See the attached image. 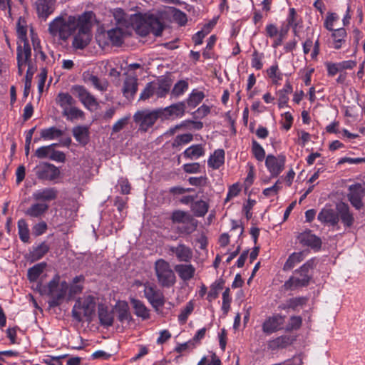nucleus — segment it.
Masks as SVG:
<instances>
[{"label":"nucleus","instance_id":"obj_1","mask_svg":"<svg viewBox=\"0 0 365 365\" xmlns=\"http://www.w3.org/2000/svg\"><path fill=\"white\" fill-rule=\"evenodd\" d=\"M80 16H60L55 18L48 25V32L62 41H66L77 30Z\"/></svg>","mask_w":365,"mask_h":365},{"label":"nucleus","instance_id":"obj_2","mask_svg":"<svg viewBox=\"0 0 365 365\" xmlns=\"http://www.w3.org/2000/svg\"><path fill=\"white\" fill-rule=\"evenodd\" d=\"M38 288L41 294L49 297V306L55 307L64 301L68 290V284L66 281H61L59 275H55L47 285L40 284H38Z\"/></svg>","mask_w":365,"mask_h":365},{"label":"nucleus","instance_id":"obj_3","mask_svg":"<svg viewBox=\"0 0 365 365\" xmlns=\"http://www.w3.org/2000/svg\"><path fill=\"white\" fill-rule=\"evenodd\" d=\"M131 21L130 26L141 36H146L150 33L159 36L164 29L163 24L154 15L134 14Z\"/></svg>","mask_w":365,"mask_h":365},{"label":"nucleus","instance_id":"obj_4","mask_svg":"<svg viewBox=\"0 0 365 365\" xmlns=\"http://www.w3.org/2000/svg\"><path fill=\"white\" fill-rule=\"evenodd\" d=\"M93 13L84 12L80 16L79 26H78V33L74 36L72 46L76 49H83L90 43L91 40V29L92 26L91 19Z\"/></svg>","mask_w":365,"mask_h":365},{"label":"nucleus","instance_id":"obj_5","mask_svg":"<svg viewBox=\"0 0 365 365\" xmlns=\"http://www.w3.org/2000/svg\"><path fill=\"white\" fill-rule=\"evenodd\" d=\"M96 305L95 298L91 295L83 299H78L71 311L73 318L78 322H81L83 317L91 322L96 310Z\"/></svg>","mask_w":365,"mask_h":365},{"label":"nucleus","instance_id":"obj_6","mask_svg":"<svg viewBox=\"0 0 365 365\" xmlns=\"http://www.w3.org/2000/svg\"><path fill=\"white\" fill-rule=\"evenodd\" d=\"M161 117V109L138 110L133 115L134 122L138 125V130L147 132L157 120Z\"/></svg>","mask_w":365,"mask_h":365},{"label":"nucleus","instance_id":"obj_7","mask_svg":"<svg viewBox=\"0 0 365 365\" xmlns=\"http://www.w3.org/2000/svg\"><path fill=\"white\" fill-rule=\"evenodd\" d=\"M34 170L36 178L43 181H53L58 178L61 174L56 166L45 162L40 163Z\"/></svg>","mask_w":365,"mask_h":365},{"label":"nucleus","instance_id":"obj_8","mask_svg":"<svg viewBox=\"0 0 365 365\" xmlns=\"http://www.w3.org/2000/svg\"><path fill=\"white\" fill-rule=\"evenodd\" d=\"M72 91L77 96L81 103L87 109L93 110L98 106V102L96 97L84 86L78 85L74 86L72 88Z\"/></svg>","mask_w":365,"mask_h":365},{"label":"nucleus","instance_id":"obj_9","mask_svg":"<svg viewBox=\"0 0 365 365\" xmlns=\"http://www.w3.org/2000/svg\"><path fill=\"white\" fill-rule=\"evenodd\" d=\"M144 295L152 307L158 310L165 304V297L163 292L155 286L145 285Z\"/></svg>","mask_w":365,"mask_h":365},{"label":"nucleus","instance_id":"obj_10","mask_svg":"<svg viewBox=\"0 0 365 365\" xmlns=\"http://www.w3.org/2000/svg\"><path fill=\"white\" fill-rule=\"evenodd\" d=\"M284 164L285 156L283 155H279L278 156L268 155L265 159V165L272 178L277 177L282 172Z\"/></svg>","mask_w":365,"mask_h":365},{"label":"nucleus","instance_id":"obj_11","mask_svg":"<svg viewBox=\"0 0 365 365\" xmlns=\"http://www.w3.org/2000/svg\"><path fill=\"white\" fill-rule=\"evenodd\" d=\"M285 317L280 314H274L267 317L262 324V331L266 334H273L282 329Z\"/></svg>","mask_w":365,"mask_h":365},{"label":"nucleus","instance_id":"obj_12","mask_svg":"<svg viewBox=\"0 0 365 365\" xmlns=\"http://www.w3.org/2000/svg\"><path fill=\"white\" fill-rule=\"evenodd\" d=\"M349 190L348 199L352 206L356 210L361 209L364 205L362 200L365 196V189L360 184H356L351 185Z\"/></svg>","mask_w":365,"mask_h":365},{"label":"nucleus","instance_id":"obj_13","mask_svg":"<svg viewBox=\"0 0 365 365\" xmlns=\"http://www.w3.org/2000/svg\"><path fill=\"white\" fill-rule=\"evenodd\" d=\"M58 191L56 187H44L34 192L32 198L35 201L46 203V202L56 200L58 197Z\"/></svg>","mask_w":365,"mask_h":365},{"label":"nucleus","instance_id":"obj_14","mask_svg":"<svg viewBox=\"0 0 365 365\" xmlns=\"http://www.w3.org/2000/svg\"><path fill=\"white\" fill-rule=\"evenodd\" d=\"M49 209V205L46 202L36 201L32 203L25 211L24 214L31 219L41 220Z\"/></svg>","mask_w":365,"mask_h":365},{"label":"nucleus","instance_id":"obj_15","mask_svg":"<svg viewBox=\"0 0 365 365\" xmlns=\"http://www.w3.org/2000/svg\"><path fill=\"white\" fill-rule=\"evenodd\" d=\"M83 80L86 83L93 86L94 88L101 92L106 91L109 86V83L106 78H98L89 71L83 73Z\"/></svg>","mask_w":365,"mask_h":365},{"label":"nucleus","instance_id":"obj_16","mask_svg":"<svg viewBox=\"0 0 365 365\" xmlns=\"http://www.w3.org/2000/svg\"><path fill=\"white\" fill-rule=\"evenodd\" d=\"M317 220L323 225L328 226H335L338 224L339 219L337 210L330 207L322 209L317 216Z\"/></svg>","mask_w":365,"mask_h":365},{"label":"nucleus","instance_id":"obj_17","mask_svg":"<svg viewBox=\"0 0 365 365\" xmlns=\"http://www.w3.org/2000/svg\"><path fill=\"white\" fill-rule=\"evenodd\" d=\"M138 91V78L135 76H127L122 88V93L128 100H132Z\"/></svg>","mask_w":365,"mask_h":365},{"label":"nucleus","instance_id":"obj_18","mask_svg":"<svg viewBox=\"0 0 365 365\" xmlns=\"http://www.w3.org/2000/svg\"><path fill=\"white\" fill-rule=\"evenodd\" d=\"M55 0H38L36 9L39 18L46 20L54 11Z\"/></svg>","mask_w":365,"mask_h":365},{"label":"nucleus","instance_id":"obj_19","mask_svg":"<svg viewBox=\"0 0 365 365\" xmlns=\"http://www.w3.org/2000/svg\"><path fill=\"white\" fill-rule=\"evenodd\" d=\"M336 210L342 223L346 227H350L353 225L354 217L350 212L349 207L346 203L340 202L336 205Z\"/></svg>","mask_w":365,"mask_h":365},{"label":"nucleus","instance_id":"obj_20","mask_svg":"<svg viewBox=\"0 0 365 365\" xmlns=\"http://www.w3.org/2000/svg\"><path fill=\"white\" fill-rule=\"evenodd\" d=\"M128 34V29L117 26L107 31V36L113 46H120L124 37Z\"/></svg>","mask_w":365,"mask_h":365},{"label":"nucleus","instance_id":"obj_21","mask_svg":"<svg viewBox=\"0 0 365 365\" xmlns=\"http://www.w3.org/2000/svg\"><path fill=\"white\" fill-rule=\"evenodd\" d=\"M303 277L299 279L295 276L292 275L288 280L285 282L283 285V289L285 291L295 290L298 288L308 285L310 277L309 275H302Z\"/></svg>","mask_w":365,"mask_h":365},{"label":"nucleus","instance_id":"obj_22","mask_svg":"<svg viewBox=\"0 0 365 365\" xmlns=\"http://www.w3.org/2000/svg\"><path fill=\"white\" fill-rule=\"evenodd\" d=\"M17 62H21V64L30 65L31 49L29 41L21 42L18 43L17 49Z\"/></svg>","mask_w":365,"mask_h":365},{"label":"nucleus","instance_id":"obj_23","mask_svg":"<svg viewBox=\"0 0 365 365\" xmlns=\"http://www.w3.org/2000/svg\"><path fill=\"white\" fill-rule=\"evenodd\" d=\"M72 133L76 140L82 145H86L90 140L89 128L86 125H78L72 129Z\"/></svg>","mask_w":365,"mask_h":365},{"label":"nucleus","instance_id":"obj_24","mask_svg":"<svg viewBox=\"0 0 365 365\" xmlns=\"http://www.w3.org/2000/svg\"><path fill=\"white\" fill-rule=\"evenodd\" d=\"M185 110V103L179 102L170 105L164 109H161V116L168 118L170 116H182Z\"/></svg>","mask_w":365,"mask_h":365},{"label":"nucleus","instance_id":"obj_25","mask_svg":"<svg viewBox=\"0 0 365 365\" xmlns=\"http://www.w3.org/2000/svg\"><path fill=\"white\" fill-rule=\"evenodd\" d=\"M113 16L115 20L117 26L129 29L132 24V16H129L125 11L120 8L115 9L113 11Z\"/></svg>","mask_w":365,"mask_h":365},{"label":"nucleus","instance_id":"obj_26","mask_svg":"<svg viewBox=\"0 0 365 365\" xmlns=\"http://www.w3.org/2000/svg\"><path fill=\"white\" fill-rule=\"evenodd\" d=\"M98 315L101 326L104 327H111L114 321V314L110 312L107 307L101 304L98 306Z\"/></svg>","mask_w":365,"mask_h":365},{"label":"nucleus","instance_id":"obj_27","mask_svg":"<svg viewBox=\"0 0 365 365\" xmlns=\"http://www.w3.org/2000/svg\"><path fill=\"white\" fill-rule=\"evenodd\" d=\"M170 251L175 254L180 261L189 262L192 257L191 249L183 244L177 247H170Z\"/></svg>","mask_w":365,"mask_h":365},{"label":"nucleus","instance_id":"obj_28","mask_svg":"<svg viewBox=\"0 0 365 365\" xmlns=\"http://www.w3.org/2000/svg\"><path fill=\"white\" fill-rule=\"evenodd\" d=\"M298 239L303 245L311 247L312 248H319L322 245L321 239L310 232L301 233Z\"/></svg>","mask_w":365,"mask_h":365},{"label":"nucleus","instance_id":"obj_29","mask_svg":"<svg viewBox=\"0 0 365 365\" xmlns=\"http://www.w3.org/2000/svg\"><path fill=\"white\" fill-rule=\"evenodd\" d=\"M182 155L186 159H197L205 155V149L202 144L192 145L187 148Z\"/></svg>","mask_w":365,"mask_h":365},{"label":"nucleus","instance_id":"obj_30","mask_svg":"<svg viewBox=\"0 0 365 365\" xmlns=\"http://www.w3.org/2000/svg\"><path fill=\"white\" fill-rule=\"evenodd\" d=\"M62 115L70 121H73L78 119H83L85 118L84 112L78 108L76 107L75 105H73L69 108H66L65 110H62Z\"/></svg>","mask_w":365,"mask_h":365},{"label":"nucleus","instance_id":"obj_31","mask_svg":"<svg viewBox=\"0 0 365 365\" xmlns=\"http://www.w3.org/2000/svg\"><path fill=\"white\" fill-rule=\"evenodd\" d=\"M225 162V151L222 149L215 150L208 159V165L213 169H218Z\"/></svg>","mask_w":365,"mask_h":365},{"label":"nucleus","instance_id":"obj_32","mask_svg":"<svg viewBox=\"0 0 365 365\" xmlns=\"http://www.w3.org/2000/svg\"><path fill=\"white\" fill-rule=\"evenodd\" d=\"M130 303L135 310V314L143 319H147L150 317L149 310L144 303L139 299H132Z\"/></svg>","mask_w":365,"mask_h":365},{"label":"nucleus","instance_id":"obj_33","mask_svg":"<svg viewBox=\"0 0 365 365\" xmlns=\"http://www.w3.org/2000/svg\"><path fill=\"white\" fill-rule=\"evenodd\" d=\"M63 130L57 128L55 126H52L48 128L42 129L40 132V137L45 140H51L60 138L63 135Z\"/></svg>","mask_w":365,"mask_h":365},{"label":"nucleus","instance_id":"obj_34","mask_svg":"<svg viewBox=\"0 0 365 365\" xmlns=\"http://www.w3.org/2000/svg\"><path fill=\"white\" fill-rule=\"evenodd\" d=\"M292 92V86L289 81H287L283 89L279 90L277 95L278 96V104L279 108L287 106L289 101L288 94Z\"/></svg>","mask_w":365,"mask_h":365},{"label":"nucleus","instance_id":"obj_35","mask_svg":"<svg viewBox=\"0 0 365 365\" xmlns=\"http://www.w3.org/2000/svg\"><path fill=\"white\" fill-rule=\"evenodd\" d=\"M118 312V319L120 322H129L131 319V314L129 311V307L126 302H120L116 307Z\"/></svg>","mask_w":365,"mask_h":365},{"label":"nucleus","instance_id":"obj_36","mask_svg":"<svg viewBox=\"0 0 365 365\" xmlns=\"http://www.w3.org/2000/svg\"><path fill=\"white\" fill-rule=\"evenodd\" d=\"M290 344V337L286 335H283L269 341L268 343V346L272 350H276L286 348Z\"/></svg>","mask_w":365,"mask_h":365},{"label":"nucleus","instance_id":"obj_37","mask_svg":"<svg viewBox=\"0 0 365 365\" xmlns=\"http://www.w3.org/2000/svg\"><path fill=\"white\" fill-rule=\"evenodd\" d=\"M57 104L65 110L66 108H69L73 105H76V100L68 93H60L56 98Z\"/></svg>","mask_w":365,"mask_h":365},{"label":"nucleus","instance_id":"obj_38","mask_svg":"<svg viewBox=\"0 0 365 365\" xmlns=\"http://www.w3.org/2000/svg\"><path fill=\"white\" fill-rule=\"evenodd\" d=\"M209 209V205L204 200H197L191 205V210L196 217H204Z\"/></svg>","mask_w":365,"mask_h":365},{"label":"nucleus","instance_id":"obj_39","mask_svg":"<svg viewBox=\"0 0 365 365\" xmlns=\"http://www.w3.org/2000/svg\"><path fill=\"white\" fill-rule=\"evenodd\" d=\"M205 96V93L202 91L194 89L187 98L186 103L191 108H195L202 101Z\"/></svg>","mask_w":365,"mask_h":365},{"label":"nucleus","instance_id":"obj_40","mask_svg":"<svg viewBox=\"0 0 365 365\" xmlns=\"http://www.w3.org/2000/svg\"><path fill=\"white\" fill-rule=\"evenodd\" d=\"M18 232L19 235L20 240L24 242H29L30 240V233L28 223L26 222L25 219H20L18 221Z\"/></svg>","mask_w":365,"mask_h":365},{"label":"nucleus","instance_id":"obj_41","mask_svg":"<svg viewBox=\"0 0 365 365\" xmlns=\"http://www.w3.org/2000/svg\"><path fill=\"white\" fill-rule=\"evenodd\" d=\"M332 31L334 47L336 49H339L342 46V43L345 41L346 31L344 28L333 29Z\"/></svg>","mask_w":365,"mask_h":365},{"label":"nucleus","instance_id":"obj_42","mask_svg":"<svg viewBox=\"0 0 365 365\" xmlns=\"http://www.w3.org/2000/svg\"><path fill=\"white\" fill-rule=\"evenodd\" d=\"M49 246L45 242L41 243L30 252V256L32 260H38L42 258L49 250Z\"/></svg>","mask_w":365,"mask_h":365},{"label":"nucleus","instance_id":"obj_43","mask_svg":"<svg viewBox=\"0 0 365 365\" xmlns=\"http://www.w3.org/2000/svg\"><path fill=\"white\" fill-rule=\"evenodd\" d=\"M171 220L173 223H182L192 220V216L182 210H175L172 213Z\"/></svg>","mask_w":365,"mask_h":365},{"label":"nucleus","instance_id":"obj_44","mask_svg":"<svg viewBox=\"0 0 365 365\" xmlns=\"http://www.w3.org/2000/svg\"><path fill=\"white\" fill-rule=\"evenodd\" d=\"M83 275H76L73 279V284L70 287L68 286V298H73L76 294H80L82 292L83 287L77 283L83 280Z\"/></svg>","mask_w":365,"mask_h":365},{"label":"nucleus","instance_id":"obj_45","mask_svg":"<svg viewBox=\"0 0 365 365\" xmlns=\"http://www.w3.org/2000/svg\"><path fill=\"white\" fill-rule=\"evenodd\" d=\"M171 84L167 80L160 81L158 86H155V94L158 98L165 97L170 90Z\"/></svg>","mask_w":365,"mask_h":365},{"label":"nucleus","instance_id":"obj_46","mask_svg":"<svg viewBox=\"0 0 365 365\" xmlns=\"http://www.w3.org/2000/svg\"><path fill=\"white\" fill-rule=\"evenodd\" d=\"M188 82L186 80L178 81L171 91L172 96L179 97L188 89Z\"/></svg>","mask_w":365,"mask_h":365},{"label":"nucleus","instance_id":"obj_47","mask_svg":"<svg viewBox=\"0 0 365 365\" xmlns=\"http://www.w3.org/2000/svg\"><path fill=\"white\" fill-rule=\"evenodd\" d=\"M268 76L272 79V83L278 84L282 79L283 74L279 71L277 64L272 65L267 71Z\"/></svg>","mask_w":365,"mask_h":365},{"label":"nucleus","instance_id":"obj_48","mask_svg":"<svg viewBox=\"0 0 365 365\" xmlns=\"http://www.w3.org/2000/svg\"><path fill=\"white\" fill-rule=\"evenodd\" d=\"M25 21L21 18H19L17 23L16 32L18 36V43H21V42L28 41L26 38L27 29L25 25Z\"/></svg>","mask_w":365,"mask_h":365},{"label":"nucleus","instance_id":"obj_49","mask_svg":"<svg viewBox=\"0 0 365 365\" xmlns=\"http://www.w3.org/2000/svg\"><path fill=\"white\" fill-rule=\"evenodd\" d=\"M56 145V143H53L49 145L41 146L35 151L34 155L39 159L49 158L53 148Z\"/></svg>","mask_w":365,"mask_h":365},{"label":"nucleus","instance_id":"obj_50","mask_svg":"<svg viewBox=\"0 0 365 365\" xmlns=\"http://www.w3.org/2000/svg\"><path fill=\"white\" fill-rule=\"evenodd\" d=\"M302 260V254L301 252L292 254L284 265V270L285 272L289 271L290 269L294 267L296 264L300 262Z\"/></svg>","mask_w":365,"mask_h":365},{"label":"nucleus","instance_id":"obj_51","mask_svg":"<svg viewBox=\"0 0 365 365\" xmlns=\"http://www.w3.org/2000/svg\"><path fill=\"white\" fill-rule=\"evenodd\" d=\"M252 153L258 161H262L265 157V151L260 144L256 140H252Z\"/></svg>","mask_w":365,"mask_h":365},{"label":"nucleus","instance_id":"obj_52","mask_svg":"<svg viewBox=\"0 0 365 365\" xmlns=\"http://www.w3.org/2000/svg\"><path fill=\"white\" fill-rule=\"evenodd\" d=\"M193 309L194 304L192 301H190L178 315V321L180 324H183L187 322L189 315L192 312Z\"/></svg>","mask_w":365,"mask_h":365},{"label":"nucleus","instance_id":"obj_53","mask_svg":"<svg viewBox=\"0 0 365 365\" xmlns=\"http://www.w3.org/2000/svg\"><path fill=\"white\" fill-rule=\"evenodd\" d=\"M302 324V318L300 316H292L286 326L287 331H292L300 329Z\"/></svg>","mask_w":365,"mask_h":365},{"label":"nucleus","instance_id":"obj_54","mask_svg":"<svg viewBox=\"0 0 365 365\" xmlns=\"http://www.w3.org/2000/svg\"><path fill=\"white\" fill-rule=\"evenodd\" d=\"M193 140V135L190 133L178 135L173 142V147L177 148L182 145L187 144Z\"/></svg>","mask_w":365,"mask_h":365},{"label":"nucleus","instance_id":"obj_55","mask_svg":"<svg viewBox=\"0 0 365 365\" xmlns=\"http://www.w3.org/2000/svg\"><path fill=\"white\" fill-rule=\"evenodd\" d=\"M155 269L156 274L172 273L169 263L163 259H160L155 262Z\"/></svg>","mask_w":365,"mask_h":365},{"label":"nucleus","instance_id":"obj_56","mask_svg":"<svg viewBox=\"0 0 365 365\" xmlns=\"http://www.w3.org/2000/svg\"><path fill=\"white\" fill-rule=\"evenodd\" d=\"M155 84L150 82L146 84L145 88L140 95V100L145 101L155 94Z\"/></svg>","mask_w":365,"mask_h":365},{"label":"nucleus","instance_id":"obj_57","mask_svg":"<svg viewBox=\"0 0 365 365\" xmlns=\"http://www.w3.org/2000/svg\"><path fill=\"white\" fill-rule=\"evenodd\" d=\"M307 302V298L304 297L290 298L287 300V306L289 309L295 310L298 307L305 304Z\"/></svg>","mask_w":365,"mask_h":365},{"label":"nucleus","instance_id":"obj_58","mask_svg":"<svg viewBox=\"0 0 365 365\" xmlns=\"http://www.w3.org/2000/svg\"><path fill=\"white\" fill-rule=\"evenodd\" d=\"M197 226V221L192 217V221H189L185 223V225L179 227V232L180 233L190 234L193 232Z\"/></svg>","mask_w":365,"mask_h":365},{"label":"nucleus","instance_id":"obj_59","mask_svg":"<svg viewBox=\"0 0 365 365\" xmlns=\"http://www.w3.org/2000/svg\"><path fill=\"white\" fill-rule=\"evenodd\" d=\"M159 283L166 287H170L175 282V275H157Z\"/></svg>","mask_w":365,"mask_h":365},{"label":"nucleus","instance_id":"obj_60","mask_svg":"<svg viewBox=\"0 0 365 365\" xmlns=\"http://www.w3.org/2000/svg\"><path fill=\"white\" fill-rule=\"evenodd\" d=\"M297 11L294 8H291L289 10V15L287 16V24L288 26H291L294 31H295L297 29V27L298 26V22L297 21Z\"/></svg>","mask_w":365,"mask_h":365},{"label":"nucleus","instance_id":"obj_61","mask_svg":"<svg viewBox=\"0 0 365 365\" xmlns=\"http://www.w3.org/2000/svg\"><path fill=\"white\" fill-rule=\"evenodd\" d=\"M263 57V53H259L257 51L255 50L252 53V66L257 70L262 69L263 66L262 59Z\"/></svg>","mask_w":365,"mask_h":365},{"label":"nucleus","instance_id":"obj_62","mask_svg":"<svg viewBox=\"0 0 365 365\" xmlns=\"http://www.w3.org/2000/svg\"><path fill=\"white\" fill-rule=\"evenodd\" d=\"M129 119V116H125L116 121L112 127V133H116L123 130L124 127L128 123Z\"/></svg>","mask_w":365,"mask_h":365},{"label":"nucleus","instance_id":"obj_63","mask_svg":"<svg viewBox=\"0 0 365 365\" xmlns=\"http://www.w3.org/2000/svg\"><path fill=\"white\" fill-rule=\"evenodd\" d=\"M231 298L230 297V289H226L222 293V309L225 313H227L230 308Z\"/></svg>","mask_w":365,"mask_h":365},{"label":"nucleus","instance_id":"obj_64","mask_svg":"<svg viewBox=\"0 0 365 365\" xmlns=\"http://www.w3.org/2000/svg\"><path fill=\"white\" fill-rule=\"evenodd\" d=\"M33 232L36 236L45 233L48 229L47 224L44 221H40L33 226Z\"/></svg>","mask_w":365,"mask_h":365}]
</instances>
